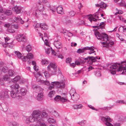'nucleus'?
<instances>
[{
	"label": "nucleus",
	"mask_w": 126,
	"mask_h": 126,
	"mask_svg": "<svg viewBox=\"0 0 126 126\" xmlns=\"http://www.w3.org/2000/svg\"><path fill=\"white\" fill-rule=\"evenodd\" d=\"M69 15L71 16H73L75 14V12L73 11H71L69 12Z\"/></svg>",
	"instance_id": "obj_50"
},
{
	"label": "nucleus",
	"mask_w": 126,
	"mask_h": 126,
	"mask_svg": "<svg viewBox=\"0 0 126 126\" xmlns=\"http://www.w3.org/2000/svg\"><path fill=\"white\" fill-rule=\"evenodd\" d=\"M63 33H65L64 35H67L69 37H71L73 36V34L67 31H66Z\"/></svg>",
	"instance_id": "obj_37"
},
{
	"label": "nucleus",
	"mask_w": 126,
	"mask_h": 126,
	"mask_svg": "<svg viewBox=\"0 0 126 126\" xmlns=\"http://www.w3.org/2000/svg\"><path fill=\"white\" fill-rule=\"evenodd\" d=\"M41 24H39L38 23H37L36 24L35 26V29H36V31H37V29L36 28H38V29L40 28H41Z\"/></svg>",
	"instance_id": "obj_49"
},
{
	"label": "nucleus",
	"mask_w": 126,
	"mask_h": 126,
	"mask_svg": "<svg viewBox=\"0 0 126 126\" xmlns=\"http://www.w3.org/2000/svg\"><path fill=\"white\" fill-rule=\"evenodd\" d=\"M86 123V120H83L78 123L81 126H83Z\"/></svg>",
	"instance_id": "obj_43"
},
{
	"label": "nucleus",
	"mask_w": 126,
	"mask_h": 126,
	"mask_svg": "<svg viewBox=\"0 0 126 126\" xmlns=\"http://www.w3.org/2000/svg\"><path fill=\"white\" fill-rule=\"evenodd\" d=\"M101 119L103 122H106L105 124L107 126H120V123H114L113 125H112L109 122H111L112 120L111 118L109 116H106L105 117L101 116Z\"/></svg>",
	"instance_id": "obj_5"
},
{
	"label": "nucleus",
	"mask_w": 126,
	"mask_h": 126,
	"mask_svg": "<svg viewBox=\"0 0 126 126\" xmlns=\"http://www.w3.org/2000/svg\"><path fill=\"white\" fill-rule=\"evenodd\" d=\"M37 90L39 91L40 93H43V89L41 88H39L37 89Z\"/></svg>",
	"instance_id": "obj_57"
},
{
	"label": "nucleus",
	"mask_w": 126,
	"mask_h": 126,
	"mask_svg": "<svg viewBox=\"0 0 126 126\" xmlns=\"http://www.w3.org/2000/svg\"><path fill=\"white\" fill-rule=\"evenodd\" d=\"M50 114L54 116L57 117L59 116L58 112L53 109H51L50 111Z\"/></svg>",
	"instance_id": "obj_23"
},
{
	"label": "nucleus",
	"mask_w": 126,
	"mask_h": 126,
	"mask_svg": "<svg viewBox=\"0 0 126 126\" xmlns=\"http://www.w3.org/2000/svg\"><path fill=\"white\" fill-rule=\"evenodd\" d=\"M49 62V61L46 59H42L41 60V63L42 65H47Z\"/></svg>",
	"instance_id": "obj_27"
},
{
	"label": "nucleus",
	"mask_w": 126,
	"mask_h": 126,
	"mask_svg": "<svg viewBox=\"0 0 126 126\" xmlns=\"http://www.w3.org/2000/svg\"><path fill=\"white\" fill-rule=\"evenodd\" d=\"M18 22H20L21 24H23L24 23V21L22 20L21 18H20Z\"/></svg>",
	"instance_id": "obj_62"
},
{
	"label": "nucleus",
	"mask_w": 126,
	"mask_h": 126,
	"mask_svg": "<svg viewBox=\"0 0 126 126\" xmlns=\"http://www.w3.org/2000/svg\"><path fill=\"white\" fill-rule=\"evenodd\" d=\"M116 103H119L120 104H126V103L124 100H118L116 101Z\"/></svg>",
	"instance_id": "obj_51"
},
{
	"label": "nucleus",
	"mask_w": 126,
	"mask_h": 126,
	"mask_svg": "<svg viewBox=\"0 0 126 126\" xmlns=\"http://www.w3.org/2000/svg\"><path fill=\"white\" fill-rule=\"evenodd\" d=\"M12 11L9 10H8L6 11L5 13V14L8 15H10L12 14Z\"/></svg>",
	"instance_id": "obj_40"
},
{
	"label": "nucleus",
	"mask_w": 126,
	"mask_h": 126,
	"mask_svg": "<svg viewBox=\"0 0 126 126\" xmlns=\"http://www.w3.org/2000/svg\"><path fill=\"white\" fill-rule=\"evenodd\" d=\"M44 43L45 44H46V46H48L49 47H50V46H49V43H48V42L47 41L48 39L47 37L44 36Z\"/></svg>",
	"instance_id": "obj_33"
},
{
	"label": "nucleus",
	"mask_w": 126,
	"mask_h": 126,
	"mask_svg": "<svg viewBox=\"0 0 126 126\" xmlns=\"http://www.w3.org/2000/svg\"><path fill=\"white\" fill-rule=\"evenodd\" d=\"M50 12H52L53 14H54L56 9L57 13L59 14H62L63 13V11L62 7L58 6L56 7V6H52L50 7Z\"/></svg>",
	"instance_id": "obj_8"
},
{
	"label": "nucleus",
	"mask_w": 126,
	"mask_h": 126,
	"mask_svg": "<svg viewBox=\"0 0 126 126\" xmlns=\"http://www.w3.org/2000/svg\"><path fill=\"white\" fill-rule=\"evenodd\" d=\"M27 92V90L25 88H21L20 90V93L22 95H25Z\"/></svg>",
	"instance_id": "obj_25"
},
{
	"label": "nucleus",
	"mask_w": 126,
	"mask_h": 126,
	"mask_svg": "<svg viewBox=\"0 0 126 126\" xmlns=\"http://www.w3.org/2000/svg\"><path fill=\"white\" fill-rule=\"evenodd\" d=\"M41 29L44 30H46L48 28V26L45 23H41Z\"/></svg>",
	"instance_id": "obj_32"
},
{
	"label": "nucleus",
	"mask_w": 126,
	"mask_h": 126,
	"mask_svg": "<svg viewBox=\"0 0 126 126\" xmlns=\"http://www.w3.org/2000/svg\"><path fill=\"white\" fill-rule=\"evenodd\" d=\"M12 10L13 11L15 12L16 13H20L21 10V7L19 6H16L12 8Z\"/></svg>",
	"instance_id": "obj_21"
},
{
	"label": "nucleus",
	"mask_w": 126,
	"mask_h": 126,
	"mask_svg": "<svg viewBox=\"0 0 126 126\" xmlns=\"http://www.w3.org/2000/svg\"><path fill=\"white\" fill-rule=\"evenodd\" d=\"M9 91L8 90H4L3 93L0 95V98L3 99L4 98H8L9 97L8 94V92Z\"/></svg>",
	"instance_id": "obj_17"
},
{
	"label": "nucleus",
	"mask_w": 126,
	"mask_h": 126,
	"mask_svg": "<svg viewBox=\"0 0 126 126\" xmlns=\"http://www.w3.org/2000/svg\"><path fill=\"white\" fill-rule=\"evenodd\" d=\"M109 67L110 68V72L112 74H116L115 70H112V69H115L117 68V71H123L122 74L126 75V62H122L121 63H116L114 64L110 65Z\"/></svg>",
	"instance_id": "obj_2"
},
{
	"label": "nucleus",
	"mask_w": 126,
	"mask_h": 126,
	"mask_svg": "<svg viewBox=\"0 0 126 126\" xmlns=\"http://www.w3.org/2000/svg\"><path fill=\"white\" fill-rule=\"evenodd\" d=\"M13 122L10 121H9L8 123V125L9 126H13Z\"/></svg>",
	"instance_id": "obj_61"
},
{
	"label": "nucleus",
	"mask_w": 126,
	"mask_h": 126,
	"mask_svg": "<svg viewBox=\"0 0 126 126\" xmlns=\"http://www.w3.org/2000/svg\"><path fill=\"white\" fill-rule=\"evenodd\" d=\"M48 122L50 123H53L55 122V120L52 118H49L48 119Z\"/></svg>",
	"instance_id": "obj_45"
},
{
	"label": "nucleus",
	"mask_w": 126,
	"mask_h": 126,
	"mask_svg": "<svg viewBox=\"0 0 126 126\" xmlns=\"http://www.w3.org/2000/svg\"><path fill=\"white\" fill-rule=\"evenodd\" d=\"M105 22H102L99 25V27H100L101 28H103L105 26Z\"/></svg>",
	"instance_id": "obj_47"
},
{
	"label": "nucleus",
	"mask_w": 126,
	"mask_h": 126,
	"mask_svg": "<svg viewBox=\"0 0 126 126\" xmlns=\"http://www.w3.org/2000/svg\"><path fill=\"white\" fill-rule=\"evenodd\" d=\"M26 49L28 52H30L31 50V46L29 45H28L26 47Z\"/></svg>",
	"instance_id": "obj_48"
},
{
	"label": "nucleus",
	"mask_w": 126,
	"mask_h": 126,
	"mask_svg": "<svg viewBox=\"0 0 126 126\" xmlns=\"http://www.w3.org/2000/svg\"><path fill=\"white\" fill-rule=\"evenodd\" d=\"M43 71L42 73L40 72H38L35 75V77L37 82L41 81L42 82V81L43 80L42 79L43 74H44L43 73Z\"/></svg>",
	"instance_id": "obj_16"
},
{
	"label": "nucleus",
	"mask_w": 126,
	"mask_h": 126,
	"mask_svg": "<svg viewBox=\"0 0 126 126\" xmlns=\"http://www.w3.org/2000/svg\"><path fill=\"white\" fill-rule=\"evenodd\" d=\"M33 69H34V70L36 71H37L38 70V68L36 66V65H34V66L33 67Z\"/></svg>",
	"instance_id": "obj_63"
},
{
	"label": "nucleus",
	"mask_w": 126,
	"mask_h": 126,
	"mask_svg": "<svg viewBox=\"0 0 126 126\" xmlns=\"http://www.w3.org/2000/svg\"><path fill=\"white\" fill-rule=\"evenodd\" d=\"M41 121L39 123H37V124H37L36 126H46V125L44 123H41ZM33 123H36L35 122H33Z\"/></svg>",
	"instance_id": "obj_44"
},
{
	"label": "nucleus",
	"mask_w": 126,
	"mask_h": 126,
	"mask_svg": "<svg viewBox=\"0 0 126 126\" xmlns=\"http://www.w3.org/2000/svg\"><path fill=\"white\" fill-rule=\"evenodd\" d=\"M100 15L99 14L96 13L94 14L93 16L91 15H89L88 16V18L91 23H92L93 21L94 22H96L97 20H100V19H98L99 18L98 16Z\"/></svg>",
	"instance_id": "obj_9"
},
{
	"label": "nucleus",
	"mask_w": 126,
	"mask_h": 126,
	"mask_svg": "<svg viewBox=\"0 0 126 126\" xmlns=\"http://www.w3.org/2000/svg\"><path fill=\"white\" fill-rule=\"evenodd\" d=\"M27 59H32L33 57V55L32 53H29L27 55Z\"/></svg>",
	"instance_id": "obj_42"
},
{
	"label": "nucleus",
	"mask_w": 126,
	"mask_h": 126,
	"mask_svg": "<svg viewBox=\"0 0 126 126\" xmlns=\"http://www.w3.org/2000/svg\"><path fill=\"white\" fill-rule=\"evenodd\" d=\"M47 70L48 73L46 71L43 72L46 78L55 74L57 70V66L54 63H51L47 66Z\"/></svg>",
	"instance_id": "obj_3"
},
{
	"label": "nucleus",
	"mask_w": 126,
	"mask_h": 126,
	"mask_svg": "<svg viewBox=\"0 0 126 126\" xmlns=\"http://www.w3.org/2000/svg\"><path fill=\"white\" fill-rule=\"evenodd\" d=\"M65 85V80H62L59 81H56L51 82V85L48 87L49 90H51L54 88L55 87L57 89H62L64 88Z\"/></svg>",
	"instance_id": "obj_4"
},
{
	"label": "nucleus",
	"mask_w": 126,
	"mask_h": 126,
	"mask_svg": "<svg viewBox=\"0 0 126 126\" xmlns=\"http://www.w3.org/2000/svg\"><path fill=\"white\" fill-rule=\"evenodd\" d=\"M43 93H39L38 94L36 98L38 100H40L43 99Z\"/></svg>",
	"instance_id": "obj_24"
},
{
	"label": "nucleus",
	"mask_w": 126,
	"mask_h": 126,
	"mask_svg": "<svg viewBox=\"0 0 126 126\" xmlns=\"http://www.w3.org/2000/svg\"><path fill=\"white\" fill-rule=\"evenodd\" d=\"M70 66L73 67H74L76 65L75 63H70Z\"/></svg>",
	"instance_id": "obj_64"
},
{
	"label": "nucleus",
	"mask_w": 126,
	"mask_h": 126,
	"mask_svg": "<svg viewBox=\"0 0 126 126\" xmlns=\"http://www.w3.org/2000/svg\"><path fill=\"white\" fill-rule=\"evenodd\" d=\"M16 39L18 42L23 41L25 42L27 41L26 38L25 36L22 34H17L16 36Z\"/></svg>",
	"instance_id": "obj_13"
},
{
	"label": "nucleus",
	"mask_w": 126,
	"mask_h": 126,
	"mask_svg": "<svg viewBox=\"0 0 126 126\" xmlns=\"http://www.w3.org/2000/svg\"><path fill=\"white\" fill-rule=\"evenodd\" d=\"M88 47V48H86V50H90V51L88 52L89 54H90L95 52L94 50L95 48L93 46L91 47Z\"/></svg>",
	"instance_id": "obj_22"
},
{
	"label": "nucleus",
	"mask_w": 126,
	"mask_h": 126,
	"mask_svg": "<svg viewBox=\"0 0 126 126\" xmlns=\"http://www.w3.org/2000/svg\"><path fill=\"white\" fill-rule=\"evenodd\" d=\"M73 107L74 109H81L82 107V105L81 104H79V105H75L73 106Z\"/></svg>",
	"instance_id": "obj_28"
},
{
	"label": "nucleus",
	"mask_w": 126,
	"mask_h": 126,
	"mask_svg": "<svg viewBox=\"0 0 126 126\" xmlns=\"http://www.w3.org/2000/svg\"><path fill=\"white\" fill-rule=\"evenodd\" d=\"M38 3L40 4V5L38 6V9L41 11L42 12L44 10V8L43 5L40 4V3H43L44 4H45L47 2V0H38Z\"/></svg>",
	"instance_id": "obj_14"
},
{
	"label": "nucleus",
	"mask_w": 126,
	"mask_h": 126,
	"mask_svg": "<svg viewBox=\"0 0 126 126\" xmlns=\"http://www.w3.org/2000/svg\"><path fill=\"white\" fill-rule=\"evenodd\" d=\"M74 91V93L72 94L71 96L72 99L75 101L79 99V95L78 94L76 93L74 89H71L70 92V94L71 95V93L72 91Z\"/></svg>",
	"instance_id": "obj_12"
},
{
	"label": "nucleus",
	"mask_w": 126,
	"mask_h": 126,
	"mask_svg": "<svg viewBox=\"0 0 126 126\" xmlns=\"http://www.w3.org/2000/svg\"><path fill=\"white\" fill-rule=\"evenodd\" d=\"M4 38L5 41V43L7 42L8 41H10L11 40L10 38L8 37H6V38L5 37Z\"/></svg>",
	"instance_id": "obj_55"
},
{
	"label": "nucleus",
	"mask_w": 126,
	"mask_h": 126,
	"mask_svg": "<svg viewBox=\"0 0 126 126\" xmlns=\"http://www.w3.org/2000/svg\"><path fill=\"white\" fill-rule=\"evenodd\" d=\"M19 124L18 123L16 122H13V126H18Z\"/></svg>",
	"instance_id": "obj_56"
},
{
	"label": "nucleus",
	"mask_w": 126,
	"mask_h": 126,
	"mask_svg": "<svg viewBox=\"0 0 126 126\" xmlns=\"http://www.w3.org/2000/svg\"><path fill=\"white\" fill-rule=\"evenodd\" d=\"M101 43L103 46L105 47H109L110 45H113L114 44V42L110 40L109 39L107 42H101Z\"/></svg>",
	"instance_id": "obj_15"
},
{
	"label": "nucleus",
	"mask_w": 126,
	"mask_h": 126,
	"mask_svg": "<svg viewBox=\"0 0 126 126\" xmlns=\"http://www.w3.org/2000/svg\"><path fill=\"white\" fill-rule=\"evenodd\" d=\"M15 53L19 59H21L22 61L24 62L26 61L27 58L25 56H22L21 54L18 51H15Z\"/></svg>",
	"instance_id": "obj_11"
},
{
	"label": "nucleus",
	"mask_w": 126,
	"mask_h": 126,
	"mask_svg": "<svg viewBox=\"0 0 126 126\" xmlns=\"http://www.w3.org/2000/svg\"><path fill=\"white\" fill-rule=\"evenodd\" d=\"M54 45L58 49H59L62 48V44L61 42L59 41H55L54 42Z\"/></svg>",
	"instance_id": "obj_19"
},
{
	"label": "nucleus",
	"mask_w": 126,
	"mask_h": 126,
	"mask_svg": "<svg viewBox=\"0 0 126 126\" xmlns=\"http://www.w3.org/2000/svg\"><path fill=\"white\" fill-rule=\"evenodd\" d=\"M116 10L117 12L115 13V15H116L118 14H122L123 13V11L121 10H119L117 8H116Z\"/></svg>",
	"instance_id": "obj_39"
},
{
	"label": "nucleus",
	"mask_w": 126,
	"mask_h": 126,
	"mask_svg": "<svg viewBox=\"0 0 126 126\" xmlns=\"http://www.w3.org/2000/svg\"><path fill=\"white\" fill-rule=\"evenodd\" d=\"M94 74L97 77H100L101 76V74L100 71H97L95 72Z\"/></svg>",
	"instance_id": "obj_46"
},
{
	"label": "nucleus",
	"mask_w": 126,
	"mask_h": 126,
	"mask_svg": "<svg viewBox=\"0 0 126 126\" xmlns=\"http://www.w3.org/2000/svg\"><path fill=\"white\" fill-rule=\"evenodd\" d=\"M90 60H91L92 62H95L96 61L95 58L93 56L90 57Z\"/></svg>",
	"instance_id": "obj_53"
},
{
	"label": "nucleus",
	"mask_w": 126,
	"mask_h": 126,
	"mask_svg": "<svg viewBox=\"0 0 126 126\" xmlns=\"http://www.w3.org/2000/svg\"><path fill=\"white\" fill-rule=\"evenodd\" d=\"M90 60V57H88L87 58H85V61L86 62H88Z\"/></svg>",
	"instance_id": "obj_60"
},
{
	"label": "nucleus",
	"mask_w": 126,
	"mask_h": 126,
	"mask_svg": "<svg viewBox=\"0 0 126 126\" xmlns=\"http://www.w3.org/2000/svg\"><path fill=\"white\" fill-rule=\"evenodd\" d=\"M64 95H65L64 96H63L62 97H61L60 96L57 95L54 98V100L56 101H59L63 102L66 101L67 100L66 95L65 94H64Z\"/></svg>",
	"instance_id": "obj_10"
},
{
	"label": "nucleus",
	"mask_w": 126,
	"mask_h": 126,
	"mask_svg": "<svg viewBox=\"0 0 126 126\" xmlns=\"http://www.w3.org/2000/svg\"><path fill=\"white\" fill-rule=\"evenodd\" d=\"M15 72L14 71L12 70H10L8 72V74L9 76H12L14 74Z\"/></svg>",
	"instance_id": "obj_36"
},
{
	"label": "nucleus",
	"mask_w": 126,
	"mask_h": 126,
	"mask_svg": "<svg viewBox=\"0 0 126 126\" xmlns=\"http://www.w3.org/2000/svg\"><path fill=\"white\" fill-rule=\"evenodd\" d=\"M19 18H20L18 17H15L14 18V21L17 23H18L19 21Z\"/></svg>",
	"instance_id": "obj_59"
},
{
	"label": "nucleus",
	"mask_w": 126,
	"mask_h": 126,
	"mask_svg": "<svg viewBox=\"0 0 126 126\" xmlns=\"http://www.w3.org/2000/svg\"><path fill=\"white\" fill-rule=\"evenodd\" d=\"M10 77L7 75H5L3 77V81H6L7 80L9 79Z\"/></svg>",
	"instance_id": "obj_41"
},
{
	"label": "nucleus",
	"mask_w": 126,
	"mask_h": 126,
	"mask_svg": "<svg viewBox=\"0 0 126 126\" xmlns=\"http://www.w3.org/2000/svg\"><path fill=\"white\" fill-rule=\"evenodd\" d=\"M44 48L45 49V52L46 53L48 54L50 53L51 51L52 50V48L51 47H44Z\"/></svg>",
	"instance_id": "obj_31"
},
{
	"label": "nucleus",
	"mask_w": 126,
	"mask_h": 126,
	"mask_svg": "<svg viewBox=\"0 0 126 126\" xmlns=\"http://www.w3.org/2000/svg\"><path fill=\"white\" fill-rule=\"evenodd\" d=\"M88 48L87 47H84L81 48L80 49H79L78 50L77 52L79 53H81L84 52L86 50V48Z\"/></svg>",
	"instance_id": "obj_26"
},
{
	"label": "nucleus",
	"mask_w": 126,
	"mask_h": 126,
	"mask_svg": "<svg viewBox=\"0 0 126 126\" xmlns=\"http://www.w3.org/2000/svg\"><path fill=\"white\" fill-rule=\"evenodd\" d=\"M95 35L98 39L104 41L105 42H107L109 39L108 35L105 33L100 34L98 32H96Z\"/></svg>",
	"instance_id": "obj_7"
},
{
	"label": "nucleus",
	"mask_w": 126,
	"mask_h": 126,
	"mask_svg": "<svg viewBox=\"0 0 126 126\" xmlns=\"http://www.w3.org/2000/svg\"><path fill=\"white\" fill-rule=\"evenodd\" d=\"M55 94V92L54 91H50L48 94V95L49 97H53Z\"/></svg>",
	"instance_id": "obj_34"
},
{
	"label": "nucleus",
	"mask_w": 126,
	"mask_h": 126,
	"mask_svg": "<svg viewBox=\"0 0 126 126\" xmlns=\"http://www.w3.org/2000/svg\"><path fill=\"white\" fill-rule=\"evenodd\" d=\"M1 71L4 73H5L8 70V67L6 66H4L1 68Z\"/></svg>",
	"instance_id": "obj_35"
},
{
	"label": "nucleus",
	"mask_w": 126,
	"mask_h": 126,
	"mask_svg": "<svg viewBox=\"0 0 126 126\" xmlns=\"http://www.w3.org/2000/svg\"><path fill=\"white\" fill-rule=\"evenodd\" d=\"M42 12L38 9H35L33 10L32 15L33 16L37 17L41 15Z\"/></svg>",
	"instance_id": "obj_20"
},
{
	"label": "nucleus",
	"mask_w": 126,
	"mask_h": 126,
	"mask_svg": "<svg viewBox=\"0 0 126 126\" xmlns=\"http://www.w3.org/2000/svg\"><path fill=\"white\" fill-rule=\"evenodd\" d=\"M71 59L70 58H68L66 60V62L67 63H70L71 61Z\"/></svg>",
	"instance_id": "obj_58"
},
{
	"label": "nucleus",
	"mask_w": 126,
	"mask_h": 126,
	"mask_svg": "<svg viewBox=\"0 0 126 126\" xmlns=\"http://www.w3.org/2000/svg\"><path fill=\"white\" fill-rule=\"evenodd\" d=\"M107 6L106 4L103 2H101L100 3V7L103 9H106Z\"/></svg>",
	"instance_id": "obj_30"
},
{
	"label": "nucleus",
	"mask_w": 126,
	"mask_h": 126,
	"mask_svg": "<svg viewBox=\"0 0 126 126\" xmlns=\"http://www.w3.org/2000/svg\"><path fill=\"white\" fill-rule=\"evenodd\" d=\"M42 83L43 84L46 85L47 86L49 85H50V83L48 81L43 80L42 81Z\"/></svg>",
	"instance_id": "obj_38"
},
{
	"label": "nucleus",
	"mask_w": 126,
	"mask_h": 126,
	"mask_svg": "<svg viewBox=\"0 0 126 126\" xmlns=\"http://www.w3.org/2000/svg\"><path fill=\"white\" fill-rule=\"evenodd\" d=\"M32 116L27 118L25 123L29 124L30 123L35 122L39 123L42 120V117H44L47 116V114L46 112H41L39 110H35L33 111L31 115Z\"/></svg>",
	"instance_id": "obj_1"
},
{
	"label": "nucleus",
	"mask_w": 126,
	"mask_h": 126,
	"mask_svg": "<svg viewBox=\"0 0 126 126\" xmlns=\"http://www.w3.org/2000/svg\"><path fill=\"white\" fill-rule=\"evenodd\" d=\"M37 29V31L38 32V33L39 34V36L41 37L42 40L43 41H44V37L42 36V35H43L42 34L40 33L39 32V31L38 30L39 29Z\"/></svg>",
	"instance_id": "obj_52"
},
{
	"label": "nucleus",
	"mask_w": 126,
	"mask_h": 126,
	"mask_svg": "<svg viewBox=\"0 0 126 126\" xmlns=\"http://www.w3.org/2000/svg\"><path fill=\"white\" fill-rule=\"evenodd\" d=\"M18 84L16 83H14L11 86L12 90L10 92V95L12 98H14L17 96L18 93Z\"/></svg>",
	"instance_id": "obj_6"
},
{
	"label": "nucleus",
	"mask_w": 126,
	"mask_h": 126,
	"mask_svg": "<svg viewBox=\"0 0 126 126\" xmlns=\"http://www.w3.org/2000/svg\"><path fill=\"white\" fill-rule=\"evenodd\" d=\"M126 4L124 1L122 0L120 3V5L123 6H125Z\"/></svg>",
	"instance_id": "obj_54"
},
{
	"label": "nucleus",
	"mask_w": 126,
	"mask_h": 126,
	"mask_svg": "<svg viewBox=\"0 0 126 126\" xmlns=\"http://www.w3.org/2000/svg\"><path fill=\"white\" fill-rule=\"evenodd\" d=\"M13 41L11 40V43L7 42V43H3L2 42V46L4 47H9L12 48L13 46Z\"/></svg>",
	"instance_id": "obj_18"
},
{
	"label": "nucleus",
	"mask_w": 126,
	"mask_h": 126,
	"mask_svg": "<svg viewBox=\"0 0 126 126\" xmlns=\"http://www.w3.org/2000/svg\"><path fill=\"white\" fill-rule=\"evenodd\" d=\"M21 79L20 77L19 76H17L12 80V81L14 83H16L18 81Z\"/></svg>",
	"instance_id": "obj_29"
}]
</instances>
